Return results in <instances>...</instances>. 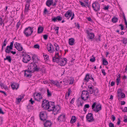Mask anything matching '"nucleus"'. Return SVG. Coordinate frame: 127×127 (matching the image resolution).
Wrapping results in <instances>:
<instances>
[{
	"mask_svg": "<svg viewBox=\"0 0 127 127\" xmlns=\"http://www.w3.org/2000/svg\"><path fill=\"white\" fill-rule=\"evenodd\" d=\"M109 7V5H107L106 6H105L104 7L103 9L105 10H108Z\"/></svg>",
	"mask_w": 127,
	"mask_h": 127,
	"instance_id": "nucleus-54",
	"label": "nucleus"
},
{
	"mask_svg": "<svg viewBox=\"0 0 127 127\" xmlns=\"http://www.w3.org/2000/svg\"><path fill=\"white\" fill-rule=\"evenodd\" d=\"M96 102H94L92 105V109L93 111L95 113L99 112L101 109V105L100 104H98L96 105Z\"/></svg>",
	"mask_w": 127,
	"mask_h": 127,
	"instance_id": "nucleus-2",
	"label": "nucleus"
},
{
	"mask_svg": "<svg viewBox=\"0 0 127 127\" xmlns=\"http://www.w3.org/2000/svg\"><path fill=\"white\" fill-rule=\"evenodd\" d=\"M79 2L80 3V4L82 6V7H85L87 8L86 7V4H85L83 2L80 1H79Z\"/></svg>",
	"mask_w": 127,
	"mask_h": 127,
	"instance_id": "nucleus-43",
	"label": "nucleus"
},
{
	"mask_svg": "<svg viewBox=\"0 0 127 127\" xmlns=\"http://www.w3.org/2000/svg\"><path fill=\"white\" fill-rule=\"evenodd\" d=\"M22 56L23 57L22 61L25 63H27L31 59L30 56L27 54H23Z\"/></svg>",
	"mask_w": 127,
	"mask_h": 127,
	"instance_id": "nucleus-5",
	"label": "nucleus"
},
{
	"mask_svg": "<svg viewBox=\"0 0 127 127\" xmlns=\"http://www.w3.org/2000/svg\"><path fill=\"white\" fill-rule=\"evenodd\" d=\"M86 118L89 122H92L94 121L93 115L92 113H88L86 115Z\"/></svg>",
	"mask_w": 127,
	"mask_h": 127,
	"instance_id": "nucleus-8",
	"label": "nucleus"
},
{
	"mask_svg": "<svg viewBox=\"0 0 127 127\" xmlns=\"http://www.w3.org/2000/svg\"><path fill=\"white\" fill-rule=\"evenodd\" d=\"M48 35L46 34H44L43 35V37L44 39L45 40H46L47 39Z\"/></svg>",
	"mask_w": 127,
	"mask_h": 127,
	"instance_id": "nucleus-47",
	"label": "nucleus"
},
{
	"mask_svg": "<svg viewBox=\"0 0 127 127\" xmlns=\"http://www.w3.org/2000/svg\"><path fill=\"white\" fill-rule=\"evenodd\" d=\"M62 17L60 16H58L56 17H54L52 18V21L54 22L58 21H61L62 19Z\"/></svg>",
	"mask_w": 127,
	"mask_h": 127,
	"instance_id": "nucleus-19",
	"label": "nucleus"
},
{
	"mask_svg": "<svg viewBox=\"0 0 127 127\" xmlns=\"http://www.w3.org/2000/svg\"><path fill=\"white\" fill-rule=\"evenodd\" d=\"M118 20V18L114 16L112 19V21L113 23H116L117 22Z\"/></svg>",
	"mask_w": 127,
	"mask_h": 127,
	"instance_id": "nucleus-35",
	"label": "nucleus"
},
{
	"mask_svg": "<svg viewBox=\"0 0 127 127\" xmlns=\"http://www.w3.org/2000/svg\"><path fill=\"white\" fill-rule=\"evenodd\" d=\"M53 3V0H47L46 3V4L47 6L49 7Z\"/></svg>",
	"mask_w": 127,
	"mask_h": 127,
	"instance_id": "nucleus-23",
	"label": "nucleus"
},
{
	"mask_svg": "<svg viewBox=\"0 0 127 127\" xmlns=\"http://www.w3.org/2000/svg\"><path fill=\"white\" fill-rule=\"evenodd\" d=\"M122 90L121 89H119L117 91V97L118 100L120 99H121L120 97V96H121V98L125 97V95L124 93L122 92Z\"/></svg>",
	"mask_w": 127,
	"mask_h": 127,
	"instance_id": "nucleus-7",
	"label": "nucleus"
},
{
	"mask_svg": "<svg viewBox=\"0 0 127 127\" xmlns=\"http://www.w3.org/2000/svg\"><path fill=\"white\" fill-rule=\"evenodd\" d=\"M89 92L87 91L84 90L82 92L81 98L82 99L85 101L89 98Z\"/></svg>",
	"mask_w": 127,
	"mask_h": 127,
	"instance_id": "nucleus-3",
	"label": "nucleus"
},
{
	"mask_svg": "<svg viewBox=\"0 0 127 127\" xmlns=\"http://www.w3.org/2000/svg\"><path fill=\"white\" fill-rule=\"evenodd\" d=\"M36 57H37V56L36 55H33L32 57V60L34 61L35 59L36 58Z\"/></svg>",
	"mask_w": 127,
	"mask_h": 127,
	"instance_id": "nucleus-58",
	"label": "nucleus"
},
{
	"mask_svg": "<svg viewBox=\"0 0 127 127\" xmlns=\"http://www.w3.org/2000/svg\"><path fill=\"white\" fill-rule=\"evenodd\" d=\"M61 59H59L58 58H57L56 56H54L53 58L52 61L53 62L58 63L60 62V61Z\"/></svg>",
	"mask_w": 127,
	"mask_h": 127,
	"instance_id": "nucleus-24",
	"label": "nucleus"
},
{
	"mask_svg": "<svg viewBox=\"0 0 127 127\" xmlns=\"http://www.w3.org/2000/svg\"><path fill=\"white\" fill-rule=\"evenodd\" d=\"M102 72L103 73V75L104 76L106 74L105 72V70L104 69H101Z\"/></svg>",
	"mask_w": 127,
	"mask_h": 127,
	"instance_id": "nucleus-63",
	"label": "nucleus"
},
{
	"mask_svg": "<svg viewBox=\"0 0 127 127\" xmlns=\"http://www.w3.org/2000/svg\"><path fill=\"white\" fill-rule=\"evenodd\" d=\"M37 62H35L34 63H31L30 64H29L28 65V69H29L30 70L32 71L33 72V71H34L35 67H37V65L35 64L36 63H37Z\"/></svg>",
	"mask_w": 127,
	"mask_h": 127,
	"instance_id": "nucleus-10",
	"label": "nucleus"
},
{
	"mask_svg": "<svg viewBox=\"0 0 127 127\" xmlns=\"http://www.w3.org/2000/svg\"><path fill=\"white\" fill-rule=\"evenodd\" d=\"M24 76L30 78L32 76V73H33L32 71L30 70L29 69L26 70H24Z\"/></svg>",
	"mask_w": 127,
	"mask_h": 127,
	"instance_id": "nucleus-13",
	"label": "nucleus"
},
{
	"mask_svg": "<svg viewBox=\"0 0 127 127\" xmlns=\"http://www.w3.org/2000/svg\"><path fill=\"white\" fill-rule=\"evenodd\" d=\"M120 74H119L118 76H117V78L116 79V83L117 85H119V82L120 80Z\"/></svg>",
	"mask_w": 127,
	"mask_h": 127,
	"instance_id": "nucleus-37",
	"label": "nucleus"
},
{
	"mask_svg": "<svg viewBox=\"0 0 127 127\" xmlns=\"http://www.w3.org/2000/svg\"><path fill=\"white\" fill-rule=\"evenodd\" d=\"M52 47H53V45L51 43L48 44L47 45V48L49 52L50 53V51H51L52 49Z\"/></svg>",
	"mask_w": 127,
	"mask_h": 127,
	"instance_id": "nucleus-27",
	"label": "nucleus"
},
{
	"mask_svg": "<svg viewBox=\"0 0 127 127\" xmlns=\"http://www.w3.org/2000/svg\"><path fill=\"white\" fill-rule=\"evenodd\" d=\"M39 116L41 121H44L46 120L47 115L44 112H40Z\"/></svg>",
	"mask_w": 127,
	"mask_h": 127,
	"instance_id": "nucleus-12",
	"label": "nucleus"
},
{
	"mask_svg": "<svg viewBox=\"0 0 127 127\" xmlns=\"http://www.w3.org/2000/svg\"><path fill=\"white\" fill-rule=\"evenodd\" d=\"M75 25V27L77 28L78 29H79L80 28V26L79 25V24L78 23H74Z\"/></svg>",
	"mask_w": 127,
	"mask_h": 127,
	"instance_id": "nucleus-48",
	"label": "nucleus"
},
{
	"mask_svg": "<svg viewBox=\"0 0 127 127\" xmlns=\"http://www.w3.org/2000/svg\"><path fill=\"white\" fill-rule=\"evenodd\" d=\"M58 1V0H55V1L54 3H53V4L52 5L54 6H56L57 4V3Z\"/></svg>",
	"mask_w": 127,
	"mask_h": 127,
	"instance_id": "nucleus-53",
	"label": "nucleus"
},
{
	"mask_svg": "<svg viewBox=\"0 0 127 127\" xmlns=\"http://www.w3.org/2000/svg\"><path fill=\"white\" fill-rule=\"evenodd\" d=\"M14 46L19 51H21L23 49V47L20 43L15 42L14 44Z\"/></svg>",
	"mask_w": 127,
	"mask_h": 127,
	"instance_id": "nucleus-15",
	"label": "nucleus"
},
{
	"mask_svg": "<svg viewBox=\"0 0 127 127\" xmlns=\"http://www.w3.org/2000/svg\"><path fill=\"white\" fill-rule=\"evenodd\" d=\"M86 33L87 34V37L89 40H91V41L93 40L95 37V34L94 33L90 32L88 30L86 31Z\"/></svg>",
	"mask_w": 127,
	"mask_h": 127,
	"instance_id": "nucleus-6",
	"label": "nucleus"
},
{
	"mask_svg": "<svg viewBox=\"0 0 127 127\" xmlns=\"http://www.w3.org/2000/svg\"><path fill=\"white\" fill-rule=\"evenodd\" d=\"M119 26L121 27V30H123L124 29V27L123 25L122 24H120Z\"/></svg>",
	"mask_w": 127,
	"mask_h": 127,
	"instance_id": "nucleus-62",
	"label": "nucleus"
},
{
	"mask_svg": "<svg viewBox=\"0 0 127 127\" xmlns=\"http://www.w3.org/2000/svg\"><path fill=\"white\" fill-rule=\"evenodd\" d=\"M95 57H94L93 58L90 59V61L92 62H95Z\"/></svg>",
	"mask_w": 127,
	"mask_h": 127,
	"instance_id": "nucleus-52",
	"label": "nucleus"
},
{
	"mask_svg": "<svg viewBox=\"0 0 127 127\" xmlns=\"http://www.w3.org/2000/svg\"><path fill=\"white\" fill-rule=\"evenodd\" d=\"M89 79H91L93 81H94V79L92 77V75H91L90 77L89 74H87L85 76L84 80H85L86 82H87L88 81Z\"/></svg>",
	"mask_w": 127,
	"mask_h": 127,
	"instance_id": "nucleus-20",
	"label": "nucleus"
},
{
	"mask_svg": "<svg viewBox=\"0 0 127 127\" xmlns=\"http://www.w3.org/2000/svg\"><path fill=\"white\" fill-rule=\"evenodd\" d=\"M40 90V95L42 96H43L45 93H46V90L42 88Z\"/></svg>",
	"mask_w": 127,
	"mask_h": 127,
	"instance_id": "nucleus-33",
	"label": "nucleus"
},
{
	"mask_svg": "<svg viewBox=\"0 0 127 127\" xmlns=\"http://www.w3.org/2000/svg\"><path fill=\"white\" fill-rule=\"evenodd\" d=\"M61 60L60 61V64H59V65H60L61 66H64L67 63V61H65V62L64 61V60L63 59H61Z\"/></svg>",
	"mask_w": 127,
	"mask_h": 127,
	"instance_id": "nucleus-29",
	"label": "nucleus"
},
{
	"mask_svg": "<svg viewBox=\"0 0 127 127\" xmlns=\"http://www.w3.org/2000/svg\"><path fill=\"white\" fill-rule=\"evenodd\" d=\"M20 25V21L18 22L16 26V28H17V30L18 28Z\"/></svg>",
	"mask_w": 127,
	"mask_h": 127,
	"instance_id": "nucleus-56",
	"label": "nucleus"
},
{
	"mask_svg": "<svg viewBox=\"0 0 127 127\" xmlns=\"http://www.w3.org/2000/svg\"><path fill=\"white\" fill-rule=\"evenodd\" d=\"M33 27L30 26L26 28L24 30L23 33L27 37L31 35L33 32Z\"/></svg>",
	"mask_w": 127,
	"mask_h": 127,
	"instance_id": "nucleus-1",
	"label": "nucleus"
},
{
	"mask_svg": "<svg viewBox=\"0 0 127 127\" xmlns=\"http://www.w3.org/2000/svg\"><path fill=\"white\" fill-rule=\"evenodd\" d=\"M44 28L41 26H39L37 30V33L38 34L42 33L43 31Z\"/></svg>",
	"mask_w": 127,
	"mask_h": 127,
	"instance_id": "nucleus-25",
	"label": "nucleus"
},
{
	"mask_svg": "<svg viewBox=\"0 0 127 127\" xmlns=\"http://www.w3.org/2000/svg\"><path fill=\"white\" fill-rule=\"evenodd\" d=\"M34 48L36 49H39L40 47L39 45L38 44H36L34 45Z\"/></svg>",
	"mask_w": 127,
	"mask_h": 127,
	"instance_id": "nucleus-45",
	"label": "nucleus"
},
{
	"mask_svg": "<svg viewBox=\"0 0 127 127\" xmlns=\"http://www.w3.org/2000/svg\"><path fill=\"white\" fill-rule=\"evenodd\" d=\"M14 42L12 41L10 43V45L9 46L8 45L6 47L5 51L6 53H9L11 51V50L13 49V44Z\"/></svg>",
	"mask_w": 127,
	"mask_h": 127,
	"instance_id": "nucleus-9",
	"label": "nucleus"
},
{
	"mask_svg": "<svg viewBox=\"0 0 127 127\" xmlns=\"http://www.w3.org/2000/svg\"><path fill=\"white\" fill-rule=\"evenodd\" d=\"M7 42V41L6 39H5L3 41V44L2 45V46H5Z\"/></svg>",
	"mask_w": 127,
	"mask_h": 127,
	"instance_id": "nucleus-46",
	"label": "nucleus"
},
{
	"mask_svg": "<svg viewBox=\"0 0 127 127\" xmlns=\"http://www.w3.org/2000/svg\"><path fill=\"white\" fill-rule=\"evenodd\" d=\"M76 120V117L75 116H73L70 120V123L72 124L75 122Z\"/></svg>",
	"mask_w": 127,
	"mask_h": 127,
	"instance_id": "nucleus-31",
	"label": "nucleus"
},
{
	"mask_svg": "<svg viewBox=\"0 0 127 127\" xmlns=\"http://www.w3.org/2000/svg\"><path fill=\"white\" fill-rule=\"evenodd\" d=\"M92 7L94 10L95 12H97L100 10V4L97 1H95L93 3Z\"/></svg>",
	"mask_w": 127,
	"mask_h": 127,
	"instance_id": "nucleus-4",
	"label": "nucleus"
},
{
	"mask_svg": "<svg viewBox=\"0 0 127 127\" xmlns=\"http://www.w3.org/2000/svg\"><path fill=\"white\" fill-rule=\"evenodd\" d=\"M30 6V4H26L24 10L25 12L27 13L28 12L29 10Z\"/></svg>",
	"mask_w": 127,
	"mask_h": 127,
	"instance_id": "nucleus-28",
	"label": "nucleus"
},
{
	"mask_svg": "<svg viewBox=\"0 0 127 127\" xmlns=\"http://www.w3.org/2000/svg\"><path fill=\"white\" fill-rule=\"evenodd\" d=\"M27 108L29 112H30L33 109V107L32 105H30L29 104L27 106Z\"/></svg>",
	"mask_w": 127,
	"mask_h": 127,
	"instance_id": "nucleus-30",
	"label": "nucleus"
},
{
	"mask_svg": "<svg viewBox=\"0 0 127 127\" xmlns=\"http://www.w3.org/2000/svg\"><path fill=\"white\" fill-rule=\"evenodd\" d=\"M46 110H47L49 111H53L55 112L57 110V109L55 106H51V105H50V104H48V105L47 106V108L46 109Z\"/></svg>",
	"mask_w": 127,
	"mask_h": 127,
	"instance_id": "nucleus-17",
	"label": "nucleus"
},
{
	"mask_svg": "<svg viewBox=\"0 0 127 127\" xmlns=\"http://www.w3.org/2000/svg\"><path fill=\"white\" fill-rule=\"evenodd\" d=\"M10 84L13 90H14L15 89H16V87H15L14 84H13V83L11 82Z\"/></svg>",
	"mask_w": 127,
	"mask_h": 127,
	"instance_id": "nucleus-42",
	"label": "nucleus"
},
{
	"mask_svg": "<svg viewBox=\"0 0 127 127\" xmlns=\"http://www.w3.org/2000/svg\"><path fill=\"white\" fill-rule=\"evenodd\" d=\"M75 40L73 38H69L68 40L69 44L70 45H73L74 44Z\"/></svg>",
	"mask_w": 127,
	"mask_h": 127,
	"instance_id": "nucleus-22",
	"label": "nucleus"
},
{
	"mask_svg": "<svg viewBox=\"0 0 127 127\" xmlns=\"http://www.w3.org/2000/svg\"><path fill=\"white\" fill-rule=\"evenodd\" d=\"M72 10H68L66 12V13L64 15V16L67 18V19H69L72 15Z\"/></svg>",
	"mask_w": 127,
	"mask_h": 127,
	"instance_id": "nucleus-18",
	"label": "nucleus"
},
{
	"mask_svg": "<svg viewBox=\"0 0 127 127\" xmlns=\"http://www.w3.org/2000/svg\"><path fill=\"white\" fill-rule=\"evenodd\" d=\"M47 96L50 97L52 96V94L51 92L48 89H47Z\"/></svg>",
	"mask_w": 127,
	"mask_h": 127,
	"instance_id": "nucleus-38",
	"label": "nucleus"
},
{
	"mask_svg": "<svg viewBox=\"0 0 127 127\" xmlns=\"http://www.w3.org/2000/svg\"><path fill=\"white\" fill-rule=\"evenodd\" d=\"M52 123L50 121L47 120L44 124V127H50Z\"/></svg>",
	"mask_w": 127,
	"mask_h": 127,
	"instance_id": "nucleus-21",
	"label": "nucleus"
},
{
	"mask_svg": "<svg viewBox=\"0 0 127 127\" xmlns=\"http://www.w3.org/2000/svg\"><path fill=\"white\" fill-rule=\"evenodd\" d=\"M4 60H7L10 63L11 62L12 59L11 58V57L9 56H7L5 58H4Z\"/></svg>",
	"mask_w": 127,
	"mask_h": 127,
	"instance_id": "nucleus-32",
	"label": "nucleus"
},
{
	"mask_svg": "<svg viewBox=\"0 0 127 127\" xmlns=\"http://www.w3.org/2000/svg\"><path fill=\"white\" fill-rule=\"evenodd\" d=\"M88 91H90V92L91 94H92L94 92V89L93 88L92 89H90L89 90H88Z\"/></svg>",
	"mask_w": 127,
	"mask_h": 127,
	"instance_id": "nucleus-64",
	"label": "nucleus"
},
{
	"mask_svg": "<svg viewBox=\"0 0 127 127\" xmlns=\"http://www.w3.org/2000/svg\"><path fill=\"white\" fill-rule=\"evenodd\" d=\"M121 109L122 110V111L124 112H127V107H124V109H123L122 108H121Z\"/></svg>",
	"mask_w": 127,
	"mask_h": 127,
	"instance_id": "nucleus-50",
	"label": "nucleus"
},
{
	"mask_svg": "<svg viewBox=\"0 0 127 127\" xmlns=\"http://www.w3.org/2000/svg\"><path fill=\"white\" fill-rule=\"evenodd\" d=\"M50 83L51 84H53L55 85H56L58 87L60 86L59 84L58 81H54L53 80H50Z\"/></svg>",
	"mask_w": 127,
	"mask_h": 127,
	"instance_id": "nucleus-26",
	"label": "nucleus"
},
{
	"mask_svg": "<svg viewBox=\"0 0 127 127\" xmlns=\"http://www.w3.org/2000/svg\"><path fill=\"white\" fill-rule=\"evenodd\" d=\"M94 93V95L95 96H97L98 95L99 90L98 89L96 88V89L95 90Z\"/></svg>",
	"mask_w": 127,
	"mask_h": 127,
	"instance_id": "nucleus-36",
	"label": "nucleus"
},
{
	"mask_svg": "<svg viewBox=\"0 0 127 127\" xmlns=\"http://www.w3.org/2000/svg\"><path fill=\"white\" fill-rule=\"evenodd\" d=\"M43 56L44 57V58L45 61H47L49 58V56L48 55H44Z\"/></svg>",
	"mask_w": 127,
	"mask_h": 127,
	"instance_id": "nucleus-41",
	"label": "nucleus"
},
{
	"mask_svg": "<svg viewBox=\"0 0 127 127\" xmlns=\"http://www.w3.org/2000/svg\"><path fill=\"white\" fill-rule=\"evenodd\" d=\"M41 69L37 67H35L34 71H33V72L35 71H41Z\"/></svg>",
	"mask_w": 127,
	"mask_h": 127,
	"instance_id": "nucleus-40",
	"label": "nucleus"
},
{
	"mask_svg": "<svg viewBox=\"0 0 127 127\" xmlns=\"http://www.w3.org/2000/svg\"><path fill=\"white\" fill-rule=\"evenodd\" d=\"M111 120L113 122L116 119L115 117L113 115H112L111 116Z\"/></svg>",
	"mask_w": 127,
	"mask_h": 127,
	"instance_id": "nucleus-57",
	"label": "nucleus"
},
{
	"mask_svg": "<svg viewBox=\"0 0 127 127\" xmlns=\"http://www.w3.org/2000/svg\"><path fill=\"white\" fill-rule=\"evenodd\" d=\"M90 107V105L89 104H86L84 106V107L86 108H89Z\"/></svg>",
	"mask_w": 127,
	"mask_h": 127,
	"instance_id": "nucleus-61",
	"label": "nucleus"
},
{
	"mask_svg": "<svg viewBox=\"0 0 127 127\" xmlns=\"http://www.w3.org/2000/svg\"><path fill=\"white\" fill-rule=\"evenodd\" d=\"M102 59V64L104 65H106L108 64V62L106 59L103 58Z\"/></svg>",
	"mask_w": 127,
	"mask_h": 127,
	"instance_id": "nucleus-34",
	"label": "nucleus"
},
{
	"mask_svg": "<svg viewBox=\"0 0 127 127\" xmlns=\"http://www.w3.org/2000/svg\"><path fill=\"white\" fill-rule=\"evenodd\" d=\"M13 84H14L15 87H16V89H17L19 88V84L18 83H16L15 82H13Z\"/></svg>",
	"mask_w": 127,
	"mask_h": 127,
	"instance_id": "nucleus-44",
	"label": "nucleus"
},
{
	"mask_svg": "<svg viewBox=\"0 0 127 127\" xmlns=\"http://www.w3.org/2000/svg\"><path fill=\"white\" fill-rule=\"evenodd\" d=\"M57 120L59 122H65V115L61 114L59 116Z\"/></svg>",
	"mask_w": 127,
	"mask_h": 127,
	"instance_id": "nucleus-16",
	"label": "nucleus"
},
{
	"mask_svg": "<svg viewBox=\"0 0 127 127\" xmlns=\"http://www.w3.org/2000/svg\"><path fill=\"white\" fill-rule=\"evenodd\" d=\"M109 127H114V124L112 122H110L109 123Z\"/></svg>",
	"mask_w": 127,
	"mask_h": 127,
	"instance_id": "nucleus-49",
	"label": "nucleus"
},
{
	"mask_svg": "<svg viewBox=\"0 0 127 127\" xmlns=\"http://www.w3.org/2000/svg\"><path fill=\"white\" fill-rule=\"evenodd\" d=\"M52 49L51 50V51H50V53H53L55 51V49L53 47H53H52Z\"/></svg>",
	"mask_w": 127,
	"mask_h": 127,
	"instance_id": "nucleus-59",
	"label": "nucleus"
},
{
	"mask_svg": "<svg viewBox=\"0 0 127 127\" xmlns=\"http://www.w3.org/2000/svg\"><path fill=\"white\" fill-rule=\"evenodd\" d=\"M123 39L121 40V41H122L124 44H126L127 43V38H126L123 37Z\"/></svg>",
	"mask_w": 127,
	"mask_h": 127,
	"instance_id": "nucleus-39",
	"label": "nucleus"
},
{
	"mask_svg": "<svg viewBox=\"0 0 127 127\" xmlns=\"http://www.w3.org/2000/svg\"><path fill=\"white\" fill-rule=\"evenodd\" d=\"M49 102L48 100H46L45 99L43 100L42 101V107L46 110L48 104H49Z\"/></svg>",
	"mask_w": 127,
	"mask_h": 127,
	"instance_id": "nucleus-14",
	"label": "nucleus"
},
{
	"mask_svg": "<svg viewBox=\"0 0 127 127\" xmlns=\"http://www.w3.org/2000/svg\"><path fill=\"white\" fill-rule=\"evenodd\" d=\"M0 114H4V113L3 112L1 107L0 108Z\"/></svg>",
	"mask_w": 127,
	"mask_h": 127,
	"instance_id": "nucleus-60",
	"label": "nucleus"
},
{
	"mask_svg": "<svg viewBox=\"0 0 127 127\" xmlns=\"http://www.w3.org/2000/svg\"><path fill=\"white\" fill-rule=\"evenodd\" d=\"M29 102H30V103L32 104H33L34 102V100H32V98H31L29 100Z\"/></svg>",
	"mask_w": 127,
	"mask_h": 127,
	"instance_id": "nucleus-55",
	"label": "nucleus"
},
{
	"mask_svg": "<svg viewBox=\"0 0 127 127\" xmlns=\"http://www.w3.org/2000/svg\"><path fill=\"white\" fill-rule=\"evenodd\" d=\"M36 93H34L33 94V96H34V99L40 102V99L42 98V97L41 96V95H40V93H37V94L35 95V94Z\"/></svg>",
	"mask_w": 127,
	"mask_h": 127,
	"instance_id": "nucleus-11",
	"label": "nucleus"
},
{
	"mask_svg": "<svg viewBox=\"0 0 127 127\" xmlns=\"http://www.w3.org/2000/svg\"><path fill=\"white\" fill-rule=\"evenodd\" d=\"M49 102V104L50 105H51V106H55V103L54 102H52V101H50Z\"/></svg>",
	"mask_w": 127,
	"mask_h": 127,
	"instance_id": "nucleus-51",
	"label": "nucleus"
}]
</instances>
